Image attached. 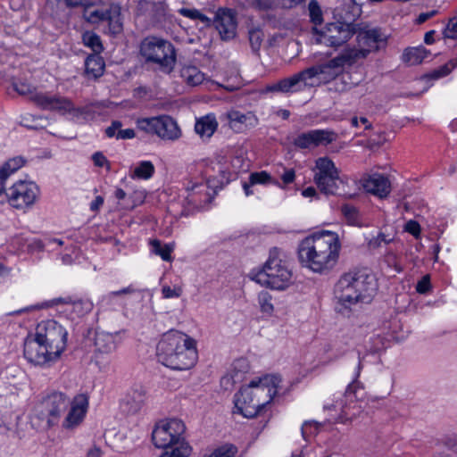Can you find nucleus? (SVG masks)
<instances>
[{"label": "nucleus", "instance_id": "nucleus-44", "mask_svg": "<svg viewBox=\"0 0 457 457\" xmlns=\"http://www.w3.org/2000/svg\"><path fill=\"white\" fill-rule=\"evenodd\" d=\"M342 213L350 224L356 225L358 223V210L354 206L349 204L343 205Z\"/></svg>", "mask_w": 457, "mask_h": 457}, {"label": "nucleus", "instance_id": "nucleus-58", "mask_svg": "<svg viewBox=\"0 0 457 457\" xmlns=\"http://www.w3.org/2000/svg\"><path fill=\"white\" fill-rule=\"evenodd\" d=\"M391 239H386L384 234H379L376 238H373L370 241V245L372 247H378L381 245V243L388 244Z\"/></svg>", "mask_w": 457, "mask_h": 457}, {"label": "nucleus", "instance_id": "nucleus-22", "mask_svg": "<svg viewBox=\"0 0 457 457\" xmlns=\"http://www.w3.org/2000/svg\"><path fill=\"white\" fill-rule=\"evenodd\" d=\"M63 303L68 305L66 311H71L76 317H83L93 309V303L87 298H73L71 296L59 297L52 300V305Z\"/></svg>", "mask_w": 457, "mask_h": 457}, {"label": "nucleus", "instance_id": "nucleus-16", "mask_svg": "<svg viewBox=\"0 0 457 457\" xmlns=\"http://www.w3.org/2000/svg\"><path fill=\"white\" fill-rule=\"evenodd\" d=\"M337 134L329 129H312L301 133L294 139V145L299 148H313L328 145L336 141Z\"/></svg>", "mask_w": 457, "mask_h": 457}, {"label": "nucleus", "instance_id": "nucleus-3", "mask_svg": "<svg viewBox=\"0 0 457 457\" xmlns=\"http://www.w3.org/2000/svg\"><path fill=\"white\" fill-rule=\"evenodd\" d=\"M377 290V280L367 269H353L343 273L334 287L337 312L349 315L356 307L370 303Z\"/></svg>", "mask_w": 457, "mask_h": 457}, {"label": "nucleus", "instance_id": "nucleus-30", "mask_svg": "<svg viewBox=\"0 0 457 457\" xmlns=\"http://www.w3.org/2000/svg\"><path fill=\"white\" fill-rule=\"evenodd\" d=\"M430 52L423 46L413 47L406 49L403 53V60L410 65H417L421 63L428 55Z\"/></svg>", "mask_w": 457, "mask_h": 457}, {"label": "nucleus", "instance_id": "nucleus-40", "mask_svg": "<svg viewBox=\"0 0 457 457\" xmlns=\"http://www.w3.org/2000/svg\"><path fill=\"white\" fill-rule=\"evenodd\" d=\"M248 37L252 51L257 54L263 41V32L260 29H252L248 32Z\"/></svg>", "mask_w": 457, "mask_h": 457}, {"label": "nucleus", "instance_id": "nucleus-23", "mask_svg": "<svg viewBox=\"0 0 457 457\" xmlns=\"http://www.w3.org/2000/svg\"><path fill=\"white\" fill-rule=\"evenodd\" d=\"M155 135L162 140L175 141L181 137V130L174 119L162 115L159 116Z\"/></svg>", "mask_w": 457, "mask_h": 457}, {"label": "nucleus", "instance_id": "nucleus-21", "mask_svg": "<svg viewBox=\"0 0 457 457\" xmlns=\"http://www.w3.org/2000/svg\"><path fill=\"white\" fill-rule=\"evenodd\" d=\"M121 342V332L117 331L110 333L106 331H96L95 337V345L96 352L109 354L117 349Z\"/></svg>", "mask_w": 457, "mask_h": 457}, {"label": "nucleus", "instance_id": "nucleus-13", "mask_svg": "<svg viewBox=\"0 0 457 457\" xmlns=\"http://www.w3.org/2000/svg\"><path fill=\"white\" fill-rule=\"evenodd\" d=\"M315 168L314 182L320 192L330 195H347L345 192L340 191L339 185L343 184V180L339 177V170L331 159L318 158L315 162Z\"/></svg>", "mask_w": 457, "mask_h": 457}, {"label": "nucleus", "instance_id": "nucleus-35", "mask_svg": "<svg viewBox=\"0 0 457 457\" xmlns=\"http://www.w3.org/2000/svg\"><path fill=\"white\" fill-rule=\"evenodd\" d=\"M151 245L153 247V252L161 256L163 261H171V253L174 249L173 244H166L162 245L160 240L154 239L151 241Z\"/></svg>", "mask_w": 457, "mask_h": 457}, {"label": "nucleus", "instance_id": "nucleus-18", "mask_svg": "<svg viewBox=\"0 0 457 457\" xmlns=\"http://www.w3.org/2000/svg\"><path fill=\"white\" fill-rule=\"evenodd\" d=\"M91 21H107L109 31L112 35L122 31L123 26L120 19V7L118 4H110L109 6L98 8L90 12Z\"/></svg>", "mask_w": 457, "mask_h": 457}, {"label": "nucleus", "instance_id": "nucleus-61", "mask_svg": "<svg viewBox=\"0 0 457 457\" xmlns=\"http://www.w3.org/2000/svg\"><path fill=\"white\" fill-rule=\"evenodd\" d=\"M133 292H135V289L131 286H129L128 287L122 288V289L118 290V291H112V292L109 293L106 297L108 299H112L113 296L131 294Z\"/></svg>", "mask_w": 457, "mask_h": 457}, {"label": "nucleus", "instance_id": "nucleus-19", "mask_svg": "<svg viewBox=\"0 0 457 457\" xmlns=\"http://www.w3.org/2000/svg\"><path fill=\"white\" fill-rule=\"evenodd\" d=\"M249 391L250 388L246 386L234 395L235 409L237 413L245 418H253L261 413L264 407L259 403L258 399H255L253 395L246 397V394L250 393Z\"/></svg>", "mask_w": 457, "mask_h": 457}, {"label": "nucleus", "instance_id": "nucleus-25", "mask_svg": "<svg viewBox=\"0 0 457 457\" xmlns=\"http://www.w3.org/2000/svg\"><path fill=\"white\" fill-rule=\"evenodd\" d=\"M51 112H57L62 115H70L73 119L85 117L88 114L87 107H77L72 101L65 96H58Z\"/></svg>", "mask_w": 457, "mask_h": 457}, {"label": "nucleus", "instance_id": "nucleus-62", "mask_svg": "<svg viewBox=\"0 0 457 457\" xmlns=\"http://www.w3.org/2000/svg\"><path fill=\"white\" fill-rule=\"evenodd\" d=\"M104 204V198L101 195H97L95 200L90 204V210L92 212H97Z\"/></svg>", "mask_w": 457, "mask_h": 457}, {"label": "nucleus", "instance_id": "nucleus-39", "mask_svg": "<svg viewBox=\"0 0 457 457\" xmlns=\"http://www.w3.org/2000/svg\"><path fill=\"white\" fill-rule=\"evenodd\" d=\"M158 120H159V116L158 117H151V118H143V119L137 120V126L138 129H140L145 133L155 135Z\"/></svg>", "mask_w": 457, "mask_h": 457}, {"label": "nucleus", "instance_id": "nucleus-20", "mask_svg": "<svg viewBox=\"0 0 457 457\" xmlns=\"http://www.w3.org/2000/svg\"><path fill=\"white\" fill-rule=\"evenodd\" d=\"M364 190L379 198L386 197L391 191V185L388 179L378 173L368 175L361 179Z\"/></svg>", "mask_w": 457, "mask_h": 457}, {"label": "nucleus", "instance_id": "nucleus-50", "mask_svg": "<svg viewBox=\"0 0 457 457\" xmlns=\"http://www.w3.org/2000/svg\"><path fill=\"white\" fill-rule=\"evenodd\" d=\"M318 427L317 423L313 421H305L301 428L303 437L306 439L308 436H310L312 433L317 431Z\"/></svg>", "mask_w": 457, "mask_h": 457}, {"label": "nucleus", "instance_id": "nucleus-64", "mask_svg": "<svg viewBox=\"0 0 457 457\" xmlns=\"http://www.w3.org/2000/svg\"><path fill=\"white\" fill-rule=\"evenodd\" d=\"M302 195L304 197H313L317 195V191L313 187H309L303 190Z\"/></svg>", "mask_w": 457, "mask_h": 457}, {"label": "nucleus", "instance_id": "nucleus-55", "mask_svg": "<svg viewBox=\"0 0 457 457\" xmlns=\"http://www.w3.org/2000/svg\"><path fill=\"white\" fill-rule=\"evenodd\" d=\"M281 179L285 185L291 184L295 179V172L293 169H285L284 173L281 175Z\"/></svg>", "mask_w": 457, "mask_h": 457}, {"label": "nucleus", "instance_id": "nucleus-41", "mask_svg": "<svg viewBox=\"0 0 457 457\" xmlns=\"http://www.w3.org/2000/svg\"><path fill=\"white\" fill-rule=\"evenodd\" d=\"M455 67H457V57L448 63L439 67L437 70L433 71L431 73L427 75L428 78L432 79H437L447 76Z\"/></svg>", "mask_w": 457, "mask_h": 457}, {"label": "nucleus", "instance_id": "nucleus-27", "mask_svg": "<svg viewBox=\"0 0 457 457\" xmlns=\"http://www.w3.org/2000/svg\"><path fill=\"white\" fill-rule=\"evenodd\" d=\"M105 62L100 54H90L85 60V75L87 79H96L103 76Z\"/></svg>", "mask_w": 457, "mask_h": 457}, {"label": "nucleus", "instance_id": "nucleus-7", "mask_svg": "<svg viewBox=\"0 0 457 457\" xmlns=\"http://www.w3.org/2000/svg\"><path fill=\"white\" fill-rule=\"evenodd\" d=\"M70 403V397L62 392L53 391L42 395L31 410V426L37 430H47L56 426Z\"/></svg>", "mask_w": 457, "mask_h": 457}, {"label": "nucleus", "instance_id": "nucleus-45", "mask_svg": "<svg viewBox=\"0 0 457 457\" xmlns=\"http://www.w3.org/2000/svg\"><path fill=\"white\" fill-rule=\"evenodd\" d=\"M183 293V289L179 286H175L174 287H170L169 286H163L162 287V297L169 299V298H178L181 296Z\"/></svg>", "mask_w": 457, "mask_h": 457}, {"label": "nucleus", "instance_id": "nucleus-46", "mask_svg": "<svg viewBox=\"0 0 457 457\" xmlns=\"http://www.w3.org/2000/svg\"><path fill=\"white\" fill-rule=\"evenodd\" d=\"M245 4L257 10L266 11L272 7V0H245Z\"/></svg>", "mask_w": 457, "mask_h": 457}, {"label": "nucleus", "instance_id": "nucleus-60", "mask_svg": "<svg viewBox=\"0 0 457 457\" xmlns=\"http://www.w3.org/2000/svg\"><path fill=\"white\" fill-rule=\"evenodd\" d=\"M391 239H386L384 234H379L376 238H373L370 241V245L372 247H378L381 245V243L388 244Z\"/></svg>", "mask_w": 457, "mask_h": 457}, {"label": "nucleus", "instance_id": "nucleus-2", "mask_svg": "<svg viewBox=\"0 0 457 457\" xmlns=\"http://www.w3.org/2000/svg\"><path fill=\"white\" fill-rule=\"evenodd\" d=\"M352 64L353 59L345 52L327 62L311 66L290 77L268 84L262 92L293 94L319 87L335 79L342 73L345 65Z\"/></svg>", "mask_w": 457, "mask_h": 457}, {"label": "nucleus", "instance_id": "nucleus-1", "mask_svg": "<svg viewBox=\"0 0 457 457\" xmlns=\"http://www.w3.org/2000/svg\"><path fill=\"white\" fill-rule=\"evenodd\" d=\"M68 331L54 320L37 324L34 334L27 336L23 345L25 359L33 365L45 367L56 362L67 348Z\"/></svg>", "mask_w": 457, "mask_h": 457}, {"label": "nucleus", "instance_id": "nucleus-59", "mask_svg": "<svg viewBox=\"0 0 457 457\" xmlns=\"http://www.w3.org/2000/svg\"><path fill=\"white\" fill-rule=\"evenodd\" d=\"M391 239H386L384 234H379L376 238H373L370 241V245L372 247H378L381 245V243L388 244Z\"/></svg>", "mask_w": 457, "mask_h": 457}, {"label": "nucleus", "instance_id": "nucleus-63", "mask_svg": "<svg viewBox=\"0 0 457 457\" xmlns=\"http://www.w3.org/2000/svg\"><path fill=\"white\" fill-rule=\"evenodd\" d=\"M102 456V451L97 446H93L90 448L87 452V457H101Z\"/></svg>", "mask_w": 457, "mask_h": 457}, {"label": "nucleus", "instance_id": "nucleus-53", "mask_svg": "<svg viewBox=\"0 0 457 457\" xmlns=\"http://www.w3.org/2000/svg\"><path fill=\"white\" fill-rule=\"evenodd\" d=\"M405 230L417 237L420 233V226L417 221L411 220L406 223Z\"/></svg>", "mask_w": 457, "mask_h": 457}, {"label": "nucleus", "instance_id": "nucleus-31", "mask_svg": "<svg viewBox=\"0 0 457 457\" xmlns=\"http://www.w3.org/2000/svg\"><path fill=\"white\" fill-rule=\"evenodd\" d=\"M180 74L184 81L189 86H198L204 80V74L195 66H185Z\"/></svg>", "mask_w": 457, "mask_h": 457}, {"label": "nucleus", "instance_id": "nucleus-14", "mask_svg": "<svg viewBox=\"0 0 457 457\" xmlns=\"http://www.w3.org/2000/svg\"><path fill=\"white\" fill-rule=\"evenodd\" d=\"M280 382L281 378L277 375H265L254 378L247 385L250 388V393L246 394V397L253 395L255 399H258L259 403L265 407L278 394Z\"/></svg>", "mask_w": 457, "mask_h": 457}, {"label": "nucleus", "instance_id": "nucleus-15", "mask_svg": "<svg viewBox=\"0 0 457 457\" xmlns=\"http://www.w3.org/2000/svg\"><path fill=\"white\" fill-rule=\"evenodd\" d=\"M89 400L86 394H79L71 400L70 411L62 421V428L73 430L82 424L88 410Z\"/></svg>", "mask_w": 457, "mask_h": 457}, {"label": "nucleus", "instance_id": "nucleus-29", "mask_svg": "<svg viewBox=\"0 0 457 457\" xmlns=\"http://www.w3.org/2000/svg\"><path fill=\"white\" fill-rule=\"evenodd\" d=\"M58 94L48 92H36L31 96V101L39 108L46 111H51L58 97Z\"/></svg>", "mask_w": 457, "mask_h": 457}, {"label": "nucleus", "instance_id": "nucleus-47", "mask_svg": "<svg viewBox=\"0 0 457 457\" xmlns=\"http://www.w3.org/2000/svg\"><path fill=\"white\" fill-rule=\"evenodd\" d=\"M444 36L446 38H457V17L449 20L445 30Z\"/></svg>", "mask_w": 457, "mask_h": 457}, {"label": "nucleus", "instance_id": "nucleus-32", "mask_svg": "<svg viewBox=\"0 0 457 457\" xmlns=\"http://www.w3.org/2000/svg\"><path fill=\"white\" fill-rule=\"evenodd\" d=\"M25 160L21 156H16L8 160L0 169V182L4 184L6 179L13 172L21 168Z\"/></svg>", "mask_w": 457, "mask_h": 457}, {"label": "nucleus", "instance_id": "nucleus-54", "mask_svg": "<svg viewBox=\"0 0 457 457\" xmlns=\"http://www.w3.org/2000/svg\"><path fill=\"white\" fill-rule=\"evenodd\" d=\"M135 137H136V133L133 129H122V128H120L119 132H117L116 139L117 140L132 139Z\"/></svg>", "mask_w": 457, "mask_h": 457}, {"label": "nucleus", "instance_id": "nucleus-57", "mask_svg": "<svg viewBox=\"0 0 457 457\" xmlns=\"http://www.w3.org/2000/svg\"><path fill=\"white\" fill-rule=\"evenodd\" d=\"M362 369V364H361V360L359 359V361H358V365H357V368H356V372L354 374V378L353 380L352 383H350L346 389H345V395H347L348 394L352 393L353 392V388L354 386V383L356 382L357 378H359L360 374H361V370Z\"/></svg>", "mask_w": 457, "mask_h": 457}, {"label": "nucleus", "instance_id": "nucleus-4", "mask_svg": "<svg viewBox=\"0 0 457 457\" xmlns=\"http://www.w3.org/2000/svg\"><path fill=\"white\" fill-rule=\"evenodd\" d=\"M341 244L335 232L323 230L303 238L298 246L301 263L314 272L331 270L337 262Z\"/></svg>", "mask_w": 457, "mask_h": 457}, {"label": "nucleus", "instance_id": "nucleus-5", "mask_svg": "<svg viewBox=\"0 0 457 457\" xmlns=\"http://www.w3.org/2000/svg\"><path fill=\"white\" fill-rule=\"evenodd\" d=\"M158 361L172 370H189L197 361L196 342L189 336L170 330L164 333L156 345Z\"/></svg>", "mask_w": 457, "mask_h": 457}, {"label": "nucleus", "instance_id": "nucleus-48", "mask_svg": "<svg viewBox=\"0 0 457 457\" xmlns=\"http://www.w3.org/2000/svg\"><path fill=\"white\" fill-rule=\"evenodd\" d=\"M13 86H14V89L20 95H22V96H30V97H31L32 95L37 92L33 86H31L26 82H21V81L17 82Z\"/></svg>", "mask_w": 457, "mask_h": 457}, {"label": "nucleus", "instance_id": "nucleus-28", "mask_svg": "<svg viewBox=\"0 0 457 457\" xmlns=\"http://www.w3.org/2000/svg\"><path fill=\"white\" fill-rule=\"evenodd\" d=\"M218 128V121L214 114H207L196 120L195 130L202 138H210Z\"/></svg>", "mask_w": 457, "mask_h": 457}, {"label": "nucleus", "instance_id": "nucleus-26", "mask_svg": "<svg viewBox=\"0 0 457 457\" xmlns=\"http://www.w3.org/2000/svg\"><path fill=\"white\" fill-rule=\"evenodd\" d=\"M145 401V393L143 388L129 391L123 399L122 408L128 413H137L141 410Z\"/></svg>", "mask_w": 457, "mask_h": 457}, {"label": "nucleus", "instance_id": "nucleus-12", "mask_svg": "<svg viewBox=\"0 0 457 457\" xmlns=\"http://www.w3.org/2000/svg\"><path fill=\"white\" fill-rule=\"evenodd\" d=\"M354 35H356L359 48L345 52L353 59V63L358 59L366 58L370 53L378 51L380 45L386 40V37L380 29L371 28L366 24L354 23Z\"/></svg>", "mask_w": 457, "mask_h": 457}, {"label": "nucleus", "instance_id": "nucleus-51", "mask_svg": "<svg viewBox=\"0 0 457 457\" xmlns=\"http://www.w3.org/2000/svg\"><path fill=\"white\" fill-rule=\"evenodd\" d=\"M92 160L96 166H97V167L106 166L108 170L110 169V162L107 160V158L103 154L102 152H96L92 155Z\"/></svg>", "mask_w": 457, "mask_h": 457}, {"label": "nucleus", "instance_id": "nucleus-34", "mask_svg": "<svg viewBox=\"0 0 457 457\" xmlns=\"http://www.w3.org/2000/svg\"><path fill=\"white\" fill-rule=\"evenodd\" d=\"M178 12L180 15H182L186 18H188L190 20L200 21L206 28L212 27L213 19L207 17L205 14H204L197 9H195V8L189 9V8L183 7V8L179 9Z\"/></svg>", "mask_w": 457, "mask_h": 457}, {"label": "nucleus", "instance_id": "nucleus-9", "mask_svg": "<svg viewBox=\"0 0 457 457\" xmlns=\"http://www.w3.org/2000/svg\"><path fill=\"white\" fill-rule=\"evenodd\" d=\"M186 426L181 420L170 419L157 424L152 433V440L157 448H170L161 457H187L191 447L185 442Z\"/></svg>", "mask_w": 457, "mask_h": 457}, {"label": "nucleus", "instance_id": "nucleus-17", "mask_svg": "<svg viewBox=\"0 0 457 457\" xmlns=\"http://www.w3.org/2000/svg\"><path fill=\"white\" fill-rule=\"evenodd\" d=\"M212 27L219 32L222 40L233 39L237 28L236 12L232 9L219 8L215 12Z\"/></svg>", "mask_w": 457, "mask_h": 457}, {"label": "nucleus", "instance_id": "nucleus-8", "mask_svg": "<svg viewBox=\"0 0 457 457\" xmlns=\"http://www.w3.org/2000/svg\"><path fill=\"white\" fill-rule=\"evenodd\" d=\"M348 10L344 13L343 8H337V15L345 21L328 23L320 29L314 28L316 42L327 46L337 48L345 44L354 35V21L359 16L361 9L355 0H350Z\"/></svg>", "mask_w": 457, "mask_h": 457}, {"label": "nucleus", "instance_id": "nucleus-52", "mask_svg": "<svg viewBox=\"0 0 457 457\" xmlns=\"http://www.w3.org/2000/svg\"><path fill=\"white\" fill-rule=\"evenodd\" d=\"M430 289V279L428 276H424L416 286V291L420 294H427Z\"/></svg>", "mask_w": 457, "mask_h": 457}, {"label": "nucleus", "instance_id": "nucleus-33", "mask_svg": "<svg viewBox=\"0 0 457 457\" xmlns=\"http://www.w3.org/2000/svg\"><path fill=\"white\" fill-rule=\"evenodd\" d=\"M154 173V166L150 161H142L134 168L130 177L138 179H149Z\"/></svg>", "mask_w": 457, "mask_h": 457}, {"label": "nucleus", "instance_id": "nucleus-42", "mask_svg": "<svg viewBox=\"0 0 457 457\" xmlns=\"http://www.w3.org/2000/svg\"><path fill=\"white\" fill-rule=\"evenodd\" d=\"M237 449L233 445H224L215 449L207 457H234Z\"/></svg>", "mask_w": 457, "mask_h": 457}, {"label": "nucleus", "instance_id": "nucleus-49", "mask_svg": "<svg viewBox=\"0 0 457 457\" xmlns=\"http://www.w3.org/2000/svg\"><path fill=\"white\" fill-rule=\"evenodd\" d=\"M122 128V122L120 120H112L111 125L108 126L104 132L107 137H117V132Z\"/></svg>", "mask_w": 457, "mask_h": 457}, {"label": "nucleus", "instance_id": "nucleus-24", "mask_svg": "<svg viewBox=\"0 0 457 457\" xmlns=\"http://www.w3.org/2000/svg\"><path fill=\"white\" fill-rule=\"evenodd\" d=\"M228 119L229 127L238 133L258 124L257 117L251 112L243 113L239 111H231L228 114Z\"/></svg>", "mask_w": 457, "mask_h": 457}, {"label": "nucleus", "instance_id": "nucleus-10", "mask_svg": "<svg viewBox=\"0 0 457 457\" xmlns=\"http://www.w3.org/2000/svg\"><path fill=\"white\" fill-rule=\"evenodd\" d=\"M140 54L146 62L157 64L165 72H170L176 62L173 45L159 37L145 38L140 46Z\"/></svg>", "mask_w": 457, "mask_h": 457}, {"label": "nucleus", "instance_id": "nucleus-11", "mask_svg": "<svg viewBox=\"0 0 457 457\" xmlns=\"http://www.w3.org/2000/svg\"><path fill=\"white\" fill-rule=\"evenodd\" d=\"M40 194L38 186L32 181L19 180L6 191L4 184L0 182V204L9 203L16 209L32 206Z\"/></svg>", "mask_w": 457, "mask_h": 457}, {"label": "nucleus", "instance_id": "nucleus-37", "mask_svg": "<svg viewBox=\"0 0 457 457\" xmlns=\"http://www.w3.org/2000/svg\"><path fill=\"white\" fill-rule=\"evenodd\" d=\"M249 180H250L251 185H253V186L257 185V184L267 185L270 183H273L282 188L284 187L280 186V184L278 181H273L270 173H268L265 170L251 173L249 176Z\"/></svg>", "mask_w": 457, "mask_h": 457}, {"label": "nucleus", "instance_id": "nucleus-43", "mask_svg": "<svg viewBox=\"0 0 457 457\" xmlns=\"http://www.w3.org/2000/svg\"><path fill=\"white\" fill-rule=\"evenodd\" d=\"M311 21L315 24H320L322 21V12L316 0H311L308 5Z\"/></svg>", "mask_w": 457, "mask_h": 457}, {"label": "nucleus", "instance_id": "nucleus-6", "mask_svg": "<svg viewBox=\"0 0 457 457\" xmlns=\"http://www.w3.org/2000/svg\"><path fill=\"white\" fill-rule=\"evenodd\" d=\"M253 280L274 290L287 289L293 283L289 254L280 248H271L267 261L253 276Z\"/></svg>", "mask_w": 457, "mask_h": 457}, {"label": "nucleus", "instance_id": "nucleus-36", "mask_svg": "<svg viewBox=\"0 0 457 457\" xmlns=\"http://www.w3.org/2000/svg\"><path fill=\"white\" fill-rule=\"evenodd\" d=\"M83 43L93 50V54H99L104 49L100 37L94 32H86L83 35Z\"/></svg>", "mask_w": 457, "mask_h": 457}, {"label": "nucleus", "instance_id": "nucleus-56", "mask_svg": "<svg viewBox=\"0 0 457 457\" xmlns=\"http://www.w3.org/2000/svg\"><path fill=\"white\" fill-rule=\"evenodd\" d=\"M437 12H438L437 10H432V11L428 12H421L417 17L416 23L417 24H422L425 21H427L428 19L436 16L437 14Z\"/></svg>", "mask_w": 457, "mask_h": 457}, {"label": "nucleus", "instance_id": "nucleus-38", "mask_svg": "<svg viewBox=\"0 0 457 457\" xmlns=\"http://www.w3.org/2000/svg\"><path fill=\"white\" fill-rule=\"evenodd\" d=\"M257 300L262 312L269 315L273 312L274 306L272 303V296L269 292L262 291L259 293Z\"/></svg>", "mask_w": 457, "mask_h": 457}]
</instances>
